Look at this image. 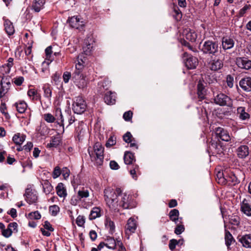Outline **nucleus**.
Returning <instances> with one entry per match:
<instances>
[{"instance_id":"obj_18","label":"nucleus","mask_w":251,"mask_h":251,"mask_svg":"<svg viewBox=\"0 0 251 251\" xmlns=\"http://www.w3.org/2000/svg\"><path fill=\"white\" fill-rule=\"evenodd\" d=\"M241 88L246 92H251V77H245L242 78L239 81Z\"/></svg>"},{"instance_id":"obj_19","label":"nucleus","mask_w":251,"mask_h":251,"mask_svg":"<svg viewBox=\"0 0 251 251\" xmlns=\"http://www.w3.org/2000/svg\"><path fill=\"white\" fill-rule=\"evenodd\" d=\"M182 35L183 38H185L187 40L192 42H195L197 38L196 32L190 28H186L183 30Z\"/></svg>"},{"instance_id":"obj_38","label":"nucleus","mask_w":251,"mask_h":251,"mask_svg":"<svg viewBox=\"0 0 251 251\" xmlns=\"http://www.w3.org/2000/svg\"><path fill=\"white\" fill-rule=\"evenodd\" d=\"M42 185L44 193L46 194H50L53 190V187L48 180H43Z\"/></svg>"},{"instance_id":"obj_31","label":"nucleus","mask_w":251,"mask_h":251,"mask_svg":"<svg viewBox=\"0 0 251 251\" xmlns=\"http://www.w3.org/2000/svg\"><path fill=\"white\" fill-rule=\"evenodd\" d=\"M128 169L132 177L134 179L137 180L138 176L141 174L139 166L136 164H133L132 167L130 168H128Z\"/></svg>"},{"instance_id":"obj_25","label":"nucleus","mask_w":251,"mask_h":251,"mask_svg":"<svg viewBox=\"0 0 251 251\" xmlns=\"http://www.w3.org/2000/svg\"><path fill=\"white\" fill-rule=\"evenodd\" d=\"M137 228V224L135 220L133 218H130L127 222L126 226V232H128L133 233Z\"/></svg>"},{"instance_id":"obj_22","label":"nucleus","mask_w":251,"mask_h":251,"mask_svg":"<svg viewBox=\"0 0 251 251\" xmlns=\"http://www.w3.org/2000/svg\"><path fill=\"white\" fill-rule=\"evenodd\" d=\"M3 20L5 32L9 36L13 35L15 32V29L12 23L5 17L3 18Z\"/></svg>"},{"instance_id":"obj_62","label":"nucleus","mask_w":251,"mask_h":251,"mask_svg":"<svg viewBox=\"0 0 251 251\" xmlns=\"http://www.w3.org/2000/svg\"><path fill=\"white\" fill-rule=\"evenodd\" d=\"M178 244L177 241L176 239H172L170 241L169 248L171 250H173L175 249L176 245Z\"/></svg>"},{"instance_id":"obj_30","label":"nucleus","mask_w":251,"mask_h":251,"mask_svg":"<svg viewBox=\"0 0 251 251\" xmlns=\"http://www.w3.org/2000/svg\"><path fill=\"white\" fill-rule=\"evenodd\" d=\"M169 218L170 220L175 223L176 224L181 223V220L179 219V211L176 209L171 210L169 212Z\"/></svg>"},{"instance_id":"obj_5","label":"nucleus","mask_w":251,"mask_h":251,"mask_svg":"<svg viewBox=\"0 0 251 251\" xmlns=\"http://www.w3.org/2000/svg\"><path fill=\"white\" fill-rule=\"evenodd\" d=\"M214 100L215 103L220 106H227L228 107L232 106V99L223 93L217 94L215 97Z\"/></svg>"},{"instance_id":"obj_10","label":"nucleus","mask_w":251,"mask_h":251,"mask_svg":"<svg viewBox=\"0 0 251 251\" xmlns=\"http://www.w3.org/2000/svg\"><path fill=\"white\" fill-rule=\"evenodd\" d=\"M25 199L29 204H32L36 202L38 197L36 192L31 189L26 188L25 194Z\"/></svg>"},{"instance_id":"obj_37","label":"nucleus","mask_w":251,"mask_h":251,"mask_svg":"<svg viewBox=\"0 0 251 251\" xmlns=\"http://www.w3.org/2000/svg\"><path fill=\"white\" fill-rule=\"evenodd\" d=\"M227 172H218L217 174V181L219 183L221 184H226L227 183V178H226Z\"/></svg>"},{"instance_id":"obj_46","label":"nucleus","mask_w":251,"mask_h":251,"mask_svg":"<svg viewBox=\"0 0 251 251\" xmlns=\"http://www.w3.org/2000/svg\"><path fill=\"white\" fill-rule=\"evenodd\" d=\"M79 197V195L77 193L76 195L73 196L70 200V203L73 205H76L78 202L81 201Z\"/></svg>"},{"instance_id":"obj_14","label":"nucleus","mask_w":251,"mask_h":251,"mask_svg":"<svg viewBox=\"0 0 251 251\" xmlns=\"http://www.w3.org/2000/svg\"><path fill=\"white\" fill-rule=\"evenodd\" d=\"M238 239L243 247L251 248V233L239 235Z\"/></svg>"},{"instance_id":"obj_27","label":"nucleus","mask_w":251,"mask_h":251,"mask_svg":"<svg viewBox=\"0 0 251 251\" xmlns=\"http://www.w3.org/2000/svg\"><path fill=\"white\" fill-rule=\"evenodd\" d=\"M234 45V41L232 39L228 37H224L222 38V47L224 50L232 48Z\"/></svg>"},{"instance_id":"obj_57","label":"nucleus","mask_w":251,"mask_h":251,"mask_svg":"<svg viewBox=\"0 0 251 251\" xmlns=\"http://www.w3.org/2000/svg\"><path fill=\"white\" fill-rule=\"evenodd\" d=\"M175 228V233L179 235L182 233L184 230V227L182 225H178Z\"/></svg>"},{"instance_id":"obj_59","label":"nucleus","mask_w":251,"mask_h":251,"mask_svg":"<svg viewBox=\"0 0 251 251\" xmlns=\"http://www.w3.org/2000/svg\"><path fill=\"white\" fill-rule=\"evenodd\" d=\"M174 12L175 13V17L177 20H179L182 18V13L180 11L179 9L177 7H176L174 9Z\"/></svg>"},{"instance_id":"obj_13","label":"nucleus","mask_w":251,"mask_h":251,"mask_svg":"<svg viewBox=\"0 0 251 251\" xmlns=\"http://www.w3.org/2000/svg\"><path fill=\"white\" fill-rule=\"evenodd\" d=\"M236 63L241 69L249 70L251 68V60L246 57L237 58Z\"/></svg>"},{"instance_id":"obj_51","label":"nucleus","mask_w":251,"mask_h":251,"mask_svg":"<svg viewBox=\"0 0 251 251\" xmlns=\"http://www.w3.org/2000/svg\"><path fill=\"white\" fill-rule=\"evenodd\" d=\"M124 141L126 143H129L133 138L130 132H127L123 137Z\"/></svg>"},{"instance_id":"obj_2","label":"nucleus","mask_w":251,"mask_h":251,"mask_svg":"<svg viewBox=\"0 0 251 251\" xmlns=\"http://www.w3.org/2000/svg\"><path fill=\"white\" fill-rule=\"evenodd\" d=\"M118 206L124 209H131L136 206L135 202L132 199V196L121 192L119 199Z\"/></svg>"},{"instance_id":"obj_11","label":"nucleus","mask_w":251,"mask_h":251,"mask_svg":"<svg viewBox=\"0 0 251 251\" xmlns=\"http://www.w3.org/2000/svg\"><path fill=\"white\" fill-rule=\"evenodd\" d=\"M0 97L1 98L8 92L11 86L10 78L3 77L0 80Z\"/></svg>"},{"instance_id":"obj_26","label":"nucleus","mask_w":251,"mask_h":251,"mask_svg":"<svg viewBox=\"0 0 251 251\" xmlns=\"http://www.w3.org/2000/svg\"><path fill=\"white\" fill-rule=\"evenodd\" d=\"M45 3L44 0H34L31 6V10L35 12H39L44 8Z\"/></svg>"},{"instance_id":"obj_36","label":"nucleus","mask_w":251,"mask_h":251,"mask_svg":"<svg viewBox=\"0 0 251 251\" xmlns=\"http://www.w3.org/2000/svg\"><path fill=\"white\" fill-rule=\"evenodd\" d=\"M17 111L20 113H24L27 108V104L24 101H19L14 104Z\"/></svg>"},{"instance_id":"obj_9","label":"nucleus","mask_w":251,"mask_h":251,"mask_svg":"<svg viewBox=\"0 0 251 251\" xmlns=\"http://www.w3.org/2000/svg\"><path fill=\"white\" fill-rule=\"evenodd\" d=\"M183 57H186L184 63L188 69H194L196 68L198 64V60L196 57L188 55L186 52L184 53Z\"/></svg>"},{"instance_id":"obj_43","label":"nucleus","mask_w":251,"mask_h":251,"mask_svg":"<svg viewBox=\"0 0 251 251\" xmlns=\"http://www.w3.org/2000/svg\"><path fill=\"white\" fill-rule=\"evenodd\" d=\"M77 194L79 195V198L80 200H83L85 198H88L89 196V192L87 189L83 188L81 190H79L77 192Z\"/></svg>"},{"instance_id":"obj_15","label":"nucleus","mask_w":251,"mask_h":251,"mask_svg":"<svg viewBox=\"0 0 251 251\" xmlns=\"http://www.w3.org/2000/svg\"><path fill=\"white\" fill-rule=\"evenodd\" d=\"M216 136L222 140L228 142L230 140V137L228 131L222 127H217L215 129Z\"/></svg>"},{"instance_id":"obj_39","label":"nucleus","mask_w":251,"mask_h":251,"mask_svg":"<svg viewBox=\"0 0 251 251\" xmlns=\"http://www.w3.org/2000/svg\"><path fill=\"white\" fill-rule=\"evenodd\" d=\"M105 246L110 249H115L117 244V241H116L114 238L108 237L105 240Z\"/></svg>"},{"instance_id":"obj_8","label":"nucleus","mask_w":251,"mask_h":251,"mask_svg":"<svg viewBox=\"0 0 251 251\" xmlns=\"http://www.w3.org/2000/svg\"><path fill=\"white\" fill-rule=\"evenodd\" d=\"M67 22L71 27L79 30L83 29L85 25L83 19L78 16L69 17L67 20Z\"/></svg>"},{"instance_id":"obj_32","label":"nucleus","mask_w":251,"mask_h":251,"mask_svg":"<svg viewBox=\"0 0 251 251\" xmlns=\"http://www.w3.org/2000/svg\"><path fill=\"white\" fill-rule=\"evenodd\" d=\"M25 138L26 136L25 134L17 133L13 136L12 140L15 144L20 146L25 141Z\"/></svg>"},{"instance_id":"obj_56","label":"nucleus","mask_w":251,"mask_h":251,"mask_svg":"<svg viewBox=\"0 0 251 251\" xmlns=\"http://www.w3.org/2000/svg\"><path fill=\"white\" fill-rule=\"evenodd\" d=\"M226 178H227V182H231L234 183V184L236 183L237 182V178L236 176L232 174H231L229 176H226Z\"/></svg>"},{"instance_id":"obj_45","label":"nucleus","mask_w":251,"mask_h":251,"mask_svg":"<svg viewBox=\"0 0 251 251\" xmlns=\"http://www.w3.org/2000/svg\"><path fill=\"white\" fill-rule=\"evenodd\" d=\"M50 213L52 216H56L59 212V207L56 205H51L49 207Z\"/></svg>"},{"instance_id":"obj_42","label":"nucleus","mask_w":251,"mask_h":251,"mask_svg":"<svg viewBox=\"0 0 251 251\" xmlns=\"http://www.w3.org/2000/svg\"><path fill=\"white\" fill-rule=\"evenodd\" d=\"M105 227L109 229L110 233H113L115 230V225L113 221L109 219H106L105 222Z\"/></svg>"},{"instance_id":"obj_21","label":"nucleus","mask_w":251,"mask_h":251,"mask_svg":"<svg viewBox=\"0 0 251 251\" xmlns=\"http://www.w3.org/2000/svg\"><path fill=\"white\" fill-rule=\"evenodd\" d=\"M237 115L241 121L248 120L250 118V114L246 111V108L243 106L237 108Z\"/></svg>"},{"instance_id":"obj_1","label":"nucleus","mask_w":251,"mask_h":251,"mask_svg":"<svg viewBox=\"0 0 251 251\" xmlns=\"http://www.w3.org/2000/svg\"><path fill=\"white\" fill-rule=\"evenodd\" d=\"M121 192L122 190L119 188L114 189L111 187H108L105 189L104 191V200L110 209L113 210L117 209Z\"/></svg>"},{"instance_id":"obj_50","label":"nucleus","mask_w":251,"mask_h":251,"mask_svg":"<svg viewBox=\"0 0 251 251\" xmlns=\"http://www.w3.org/2000/svg\"><path fill=\"white\" fill-rule=\"evenodd\" d=\"M109 84V82L107 80H102L99 82L98 86L100 88H103L104 89H107L108 85Z\"/></svg>"},{"instance_id":"obj_17","label":"nucleus","mask_w":251,"mask_h":251,"mask_svg":"<svg viewBox=\"0 0 251 251\" xmlns=\"http://www.w3.org/2000/svg\"><path fill=\"white\" fill-rule=\"evenodd\" d=\"M44 91V97L47 100V102L44 103L47 107H48L51 104V98L52 96V91L49 84H45L43 87Z\"/></svg>"},{"instance_id":"obj_20","label":"nucleus","mask_w":251,"mask_h":251,"mask_svg":"<svg viewBox=\"0 0 251 251\" xmlns=\"http://www.w3.org/2000/svg\"><path fill=\"white\" fill-rule=\"evenodd\" d=\"M93 42L92 39L87 38L85 40V44L83 47V50L85 54L89 55L91 54L94 47Z\"/></svg>"},{"instance_id":"obj_24","label":"nucleus","mask_w":251,"mask_h":251,"mask_svg":"<svg viewBox=\"0 0 251 251\" xmlns=\"http://www.w3.org/2000/svg\"><path fill=\"white\" fill-rule=\"evenodd\" d=\"M27 94L32 101L39 100L41 104H43V101L41 100V95L36 90L34 89H30L27 91Z\"/></svg>"},{"instance_id":"obj_63","label":"nucleus","mask_w":251,"mask_h":251,"mask_svg":"<svg viewBox=\"0 0 251 251\" xmlns=\"http://www.w3.org/2000/svg\"><path fill=\"white\" fill-rule=\"evenodd\" d=\"M83 64H76L75 70L74 73H77L78 74H82V71L83 69Z\"/></svg>"},{"instance_id":"obj_29","label":"nucleus","mask_w":251,"mask_h":251,"mask_svg":"<svg viewBox=\"0 0 251 251\" xmlns=\"http://www.w3.org/2000/svg\"><path fill=\"white\" fill-rule=\"evenodd\" d=\"M104 100L107 104H114L116 101V94L111 91L105 93Z\"/></svg>"},{"instance_id":"obj_64","label":"nucleus","mask_w":251,"mask_h":251,"mask_svg":"<svg viewBox=\"0 0 251 251\" xmlns=\"http://www.w3.org/2000/svg\"><path fill=\"white\" fill-rule=\"evenodd\" d=\"M61 174H62L64 178L65 179H67L69 176L70 170L67 168H63L61 170Z\"/></svg>"},{"instance_id":"obj_44","label":"nucleus","mask_w":251,"mask_h":251,"mask_svg":"<svg viewBox=\"0 0 251 251\" xmlns=\"http://www.w3.org/2000/svg\"><path fill=\"white\" fill-rule=\"evenodd\" d=\"M43 117L44 120L49 123H52L56 120V118L50 113L45 114Z\"/></svg>"},{"instance_id":"obj_16","label":"nucleus","mask_w":251,"mask_h":251,"mask_svg":"<svg viewBox=\"0 0 251 251\" xmlns=\"http://www.w3.org/2000/svg\"><path fill=\"white\" fill-rule=\"evenodd\" d=\"M208 65L211 70L217 71L223 67V62L218 58H214L210 61Z\"/></svg>"},{"instance_id":"obj_12","label":"nucleus","mask_w":251,"mask_h":251,"mask_svg":"<svg viewBox=\"0 0 251 251\" xmlns=\"http://www.w3.org/2000/svg\"><path fill=\"white\" fill-rule=\"evenodd\" d=\"M241 211L248 216H251V200L250 198L244 199L241 203Z\"/></svg>"},{"instance_id":"obj_55","label":"nucleus","mask_w":251,"mask_h":251,"mask_svg":"<svg viewBox=\"0 0 251 251\" xmlns=\"http://www.w3.org/2000/svg\"><path fill=\"white\" fill-rule=\"evenodd\" d=\"M12 233V228H8L5 229H3L2 231V235L6 238L10 237Z\"/></svg>"},{"instance_id":"obj_23","label":"nucleus","mask_w":251,"mask_h":251,"mask_svg":"<svg viewBox=\"0 0 251 251\" xmlns=\"http://www.w3.org/2000/svg\"><path fill=\"white\" fill-rule=\"evenodd\" d=\"M237 155L240 158H245L249 154V147L246 145H241L237 149Z\"/></svg>"},{"instance_id":"obj_60","label":"nucleus","mask_w":251,"mask_h":251,"mask_svg":"<svg viewBox=\"0 0 251 251\" xmlns=\"http://www.w3.org/2000/svg\"><path fill=\"white\" fill-rule=\"evenodd\" d=\"M71 77V73L69 72H65L63 75V79L65 83H67L69 82Z\"/></svg>"},{"instance_id":"obj_28","label":"nucleus","mask_w":251,"mask_h":251,"mask_svg":"<svg viewBox=\"0 0 251 251\" xmlns=\"http://www.w3.org/2000/svg\"><path fill=\"white\" fill-rule=\"evenodd\" d=\"M225 244L228 250H230V245L234 242H235V240L233 237L232 234L230 232L226 229V226L225 225Z\"/></svg>"},{"instance_id":"obj_7","label":"nucleus","mask_w":251,"mask_h":251,"mask_svg":"<svg viewBox=\"0 0 251 251\" xmlns=\"http://www.w3.org/2000/svg\"><path fill=\"white\" fill-rule=\"evenodd\" d=\"M94 150L96 154L95 159L98 165H101L103 160L104 148L100 142H96L94 146Z\"/></svg>"},{"instance_id":"obj_34","label":"nucleus","mask_w":251,"mask_h":251,"mask_svg":"<svg viewBox=\"0 0 251 251\" xmlns=\"http://www.w3.org/2000/svg\"><path fill=\"white\" fill-rule=\"evenodd\" d=\"M124 162L127 165H131L135 161V156L133 153L126 151L124 155Z\"/></svg>"},{"instance_id":"obj_33","label":"nucleus","mask_w":251,"mask_h":251,"mask_svg":"<svg viewBox=\"0 0 251 251\" xmlns=\"http://www.w3.org/2000/svg\"><path fill=\"white\" fill-rule=\"evenodd\" d=\"M57 195L61 198H65L67 195V191L62 183H59L56 187Z\"/></svg>"},{"instance_id":"obj_58","label":"nucleus","mask_w":251,"mask_h":251,"mask_svg":"<svg viewBox=\"0 0 251 251\" xmlns=\"http://www.w3.org/2000/svg\"><path fill=\"white\" fill-rule=\"evenodd\" d=\"M132 114L131 111L126 112L123 115V118L126 121H129L132 118Z\"/></svg>"},{"instance_id":"obj_4","label":"nucleus","mask_w":251,"mask_h":251,"mask_svg":"<svg viewBox=\"0 0 251 251\" xmlns=\"http://www.w3.org/2000/svg\"><path fill=\"white\" fill-rule=\"evenodd\" d=\"M72 78L74 84L79 89H83L87 86L88 80L86 79V76L82 74H78L77 73H73Z\"/></svg>"},{"instance_id":"obj_52","label":"nucleus","mask_w":251,"mask_h":251,"mask_svg":"<svg viewBox=\"0 0 251 251\" xmlns=\"http://www.w3.org/2000/svg\"><path fill=\"white\" fill-rule=\"evenodd\" d=\"M61 174V170L59 167L56 166L54 168V170L52 172V177L53 178H56Z\"/></svg>"},{"instance_id":"obj_40","label":"nucleus","mask_w":251,"mask_h":251,"mask_svg":"<svg viewBox=\"0 0 251 251\" xmlns=\"http://www.w3.org/2000/svg\"><path fill=\"white\" fill-rule=\"evenodd\" d=\"M100 208L95 207L91 210L89 215V219L92 220L100 216Z\"/></svg>"},{"instance_id":"obj_61","label":"nucleus","mask_w":251,"mask_h":251,"mask_svg":"<svg viewBox=\"0 0 251 251\" xmlns=\"http://www.w3.org/2000/svg\"><path fill=\"white\" fill-rule=\"evenodd\" d=\"M233 77L230 75H228L226 77V83L227 86L230 87L232 88L233 86Z\"/></svg>"},{"instance_id":"obj_3","label":"nucleus","mask_w":251,"mask_h":251,"mask_svg":"<svg viewBox=\"0 0 251 251\" xmlns=\"http://www.w3.org/2000/svg\"><path fill=\"white\" fill-rule=\"evenodd\" d=\"M218 44L212 41H206L201 47V51L204 54L216 55L218 52Z\"/></svg>"},{"instance_id":"obj_47","label":"nucleus","mask_w":251,"mask_h":251,"mask_svg":"<svg viewBox=\"0 0 251 251\" xmlns=\"http://www.w3.org/2000/svg\"><path fill=\"white\" fill-rule=\"evenodd\" d=\"M85 222V218L84 216L79 215L76 219V224L78 226H83Z\"/></svg>"},{"instance_id":"obj_48","label":"nucleus","mask_w":251,"mask_h":251,"mask_svg":"<svg viewBox=\"0 0 251 251\" xmlns=\"http://www.w3.org/2000/svg\"><path fill=\"white\" fill-rule=\"evenodd\" d=\"M28 217L31 219L38 220L41 217V214L38 211L30 212L28 214Z\"/></svg>"},{"instance_id":"obj_49","label":"nucleus","mask_w":251,"mask_h":251,"mask_svg":"<svg viewBox=\"0 0 251 251\" xmlns=\"http://www.w3.org/2000/svg\"><path fill=\"white\" fill-rule=\"evenodd\" d=\"M116 137H114V136H110V137L108 139L105 144L106 147L107 148H108L115 145L116 143Z\"/></svg>"},{"instance_id":"obj_54","label":"nucleus","mask_w":251,"mask_h":251,"mask_svg":"<svg viewBox=\"0 0 251 251\" xmlns=\"http://www.w3.org/2000/svg\"><path fill=\"white\" fill-rule=\"evenodd\" d=\"M251 7V5L246 4L242 8H241L239 12V14L240 17H243L244 15L246 13L247 11L250 9Z\"/></svg>"},{"instance_id":"obj_6","label":"nucleus","mask_w":251,"mask_h":251,"mask_svg":"<svg viewBox=\"0 0 251 251\" xmlns=\"http://www.w3.org/2000/svg\"><path fill=\"white\" fill-rule=\"evenodd\" d=\"M86 109L85 101L81 97H77L73 104V109L75 113L78 114L83 113Z\"/></svg>"},{"instance_id":"obj_53","label":"nucleus","mask_w":251,"mask_h":251,"mask_svg":"<svg viewBox=\"0 0 251 251\" xmlns=\"http://www.w3.org/2000/svg\"><path fill=\"white\" fill-rule=\"evenodd\" d=\"M24 81V78L23 76H19L15 77L13 79V82L17 86H21Z\"/></svg>"},{"instance_id":"obj_35","label":"nucleus","mask_w":251,"mask_h":251,"mask_svg":"<svg viewBox=\"0 0 251 251\" xmlns=\"http://www.w3.org/2000/svg\"><path fill=\"white\" fill-rule=\"evenodd\" d=\"M197 89L198 95L199 98L201 100L204 99L206 91L204 88V86L201 81H200L198 84Z\"/></svg>"},{"instance_id":"obj_41","label":"nucleus","mask_w":251,"mask_h":251,"mask_svg":"<svg viewBox=\"0 0 251 251\" xmlns=\"http://www.w3.org/2000/svg\"><path fill=\"white\" fill-rule=\"evenodd\" d=\"M56 119L58 120H60L61 126H62L63 127V132L64 131V119L63 118V115L62 114L61 110L60 108H56L55 111V116Z\"/></svg>"}]
</instances>
